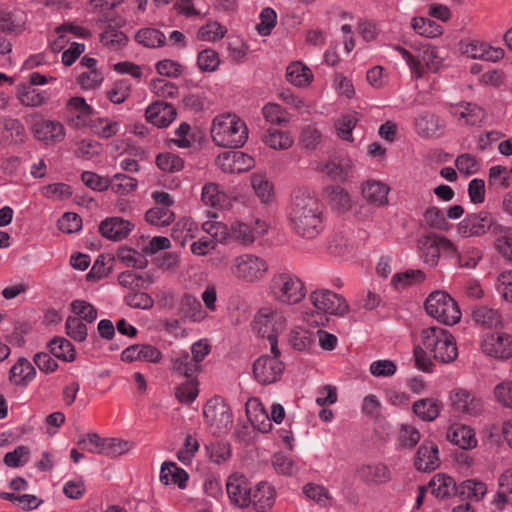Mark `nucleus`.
Here are the masks:
<instances>
[{
	"mask_svg": "<svg viewBox=\"0 0 512 512\" xmlns=\"http://www.w3.org/2000/svg\"><path fill=\"white\" fill-rule=\"evenodd\" d=\"M457 231L462 237H479L490 234L497 251L512 263L511 229L500 224L488 211L468 213L458 224Z\"/></svg>",
	"mask_w": 512,
	"mask_h": 512,
	"instance_id": "nucleus-1",
	"label": "nucleus"
},
{
	"mask_svg": "<svg viewBox=\"0 0 512 512\" xmlns=\"http://www.w3.org/2000/svg\"><path fill=\"white\" fill-rule=\"evenodd\" d=\"M288 218L298 235L312 239L322 230V205L308 189H297L292 194Z\"/></svg>",
	"mask_w": 512,
	"mask_h": 512,
	"instance_id": "nucleus-2",
	"label": "nucleus"
},
{
	"mask_svg": "<svg viewBox=\"0 0 512 512\" xmlns=\"http://www.w3.org/2000/svg\"><path fill=\"white\" fill-rule=\"evenodd\" d=\"M211 137L215 144L220 147L239 148L248 139V129L237 116L221 115L213 120Z\"/></svg>",
	"mask_w": 512,
	"mask_h": 512,
	"instance_id": "nucleus-3",
	"label": "nucleus"
},
{
	"mask_svg": "<svg viewBox=\"0 0 512 512\" xmlns=\"http://www.w3.org/2000/svg\"><path fill=\"white\" fill-rule=\"evenodd\" d=\"M269 290L277 301L286 304L299 303L306 295L302 281L287 272L274 274L270 280Z\"/></svg>",
	"mask_w": 512,
	"mask_h": 512,
	"instance_id": "nucleus-4",
	"label": "nucleus"
},
{
	"mask_svg": "<svg viewBox=\"0 0 512 512\" xmlns=\"http://www.w3.org/2000/svg\"><path fill=\"white\" fill-rule=\"evenodd\" d=\"M424 306L428 315L443 324L454 325L461 319V311L457 302L444 291L432 292Z\"/></svg>",
	"mask_w": 512,
	"mask_h": 512,
	"instance_id": "nucleus-5",
	"label": "nucleus"
},
{
	"mask_svg": "<svg viewBox=\"0 0 512 512\" xmlns=\"http://www.w3.org/2000/svg\"><path fill=\"white\" fill-rule=\"evenodd\" d=\"M203 416L214 435L225 434L232 426L230 407L220 396H214L206 402L203 408Z\"/></svg>",
	"mask_w": 512,
	"mask_h": 512,
	"instance_id": "nucleus-6",
	"label": "nucleus"
},
{
	"mask_svg": "<svg viewBox=\"0 0 512 512\" xmlns=\"http://www.w3.org/2000/svg\"><path fill=\"white\" fill-rule=\"evenodd\" d=\"M209 352L210 346L207 343L196 342L191 347V355L187 351H180L172 357V370L181 376L195 375L200 371V363Z\"/></svg>",
	"mask_w": 512,
	"mask_h": 512,
	"instance_id": "nucleus-7",
	"label": "nucleus"
},
{
	"mask_svg": "<svg viewBox=\"0 0 512 512\" xmlns=\"http://www.w3.org/2000/svg\"><path fill=\"white\" fill-rule=\"evenodd\" d=\"M252 326L259 335L268 338L284 331L286 318L276 309L263 307L255 314Z\"/></svg>",
	"mask_w": 512,
	"mask_h": 512,
	"instance_id": "nucleus-8",
	"label": "nucleus"
},
{
	"mask_svg": "<svg viewBox=\"0 0 512 512\" xmlns=\"http://www.w3.org/2000/svg\"><path fill=\"white\" fill-rule=\"evenodd\" d=\"M268 271L266 261L252 254L241 255L234 260L233 274L246 282L262 279Z\"/></svg>",
	"mask_w": 512,
	"mask_h": 512,
	"instance_id": "nucleus-9",
	"label": "nucleus"
},
{
	"mask_svg": "<svg viewBox=\"0 0 512 512\" xmlns=\"http://www.w3.org/2000/svg\"><path fill=\"white\" fill-rule=\"evenodd\" d=\"M452 412L457 415L479 416L484 411V401L472 392L457 388L450 392Z\"/></svg>",
	"mask_w": 512,
	"mask_h": 512,
	"instance_id": "nucleus-10",
	"label": "nucleus"
},
{
	"mask_svg": "<svg viewBox=\"0 0 512 512\" xmlns=\"http://www.w3.org/2000/svg\"><path fill=\"white\" fill-rule=\"evenodd\" d=\"M310 299L314 307L324 313L343 316L349 310L346 300L330 290H316L311 293Z\"/></svg>",
	"mask_w": 512,
	"mask_h": 512,
	"instance_id": "nucleus-11",
	"label": "nucleus"
},
{
	"mask_svg": "<svg viewBox=\"0 0 512 512\" xmlns=\"http://www.w3.org/2000/svg\"><path fill=\"white\" fill-rule=\"evenodd\" d=\"M285 369L283 362L275 356H260L253 364L255 379L261 384H271L278 381Z\"/></svg>",
	"mask_w": 512,
	"mask_h": 512,
	"instance_id": "nucleus-12",
	"label": "nucleus"
},
{
	"mask_svg": "<svg viewBox=\"0 0 512 512\" xmlns=\"http://www.w3.org/2000/svg\"><path fill=\"white\" fill-rule=\"evenodd\" d=\"M251 485L248 478L241 473L231 474L226 481V492L234 506L244 509L251 505Z\"/></svg>",
	"mask_w": 512,
	"mask_h": 512,
	"instance_id": "nucleus-13",
	"label": "nucleus"
},
{
	"mask_svg": "<svg viewBox=\"0 0 512 512\" xmlns=\"http://www.w3.org/2000/svg\"><path fill=\"white\" fill-rule=\"evenodd\" d=\"M481 347L489 356L501 359L512 357V335L507 333H489L483 337Z\"/></svg>",
	"mask_w": 512,
	"mask_h": 512,
	"instance_id": "nucleus-14",
	"label": "nucleus"
},
{
	"mask_svg": "<svg viewBox=\"0 0 512 512\" xmlns=\"http://www.w3.org/2000/svg\"><path fill=\"white\" fill-rule=\"evenodd\" d=\"M417 133L424 138H439L445 132V121L434 113L425 111L414 120Z\"/></svg>",
	"mask_w": 512,
	"mask_h": 512,
	"instance_id": "nucleus-15",
	"label": "nucleus"
},
{
	"mask_svg": "<svg viewBox=\"0 0 512 512\" xmlns=\"http://www.w3.org/2000/svg\"><path fill=\"white\" fill-rule=\"evenodd\" d=\"M276 497L275 488L266 481H261L251 487V505L256 512H268L274 505Z\"/></svg>",
	"mask_w": 512,
	"mask_h": 512,
	"instance_id": "nucleus-16",
	"label": "nucleus"
},
{
	"mask_svg": "<svg viewBox=\"0 0 512 512\" xmlns=\"http://www.w3.org/2000/svg\"><path fill=\"white\" fill-rule=\"evenodd\" d=\"M134 225L121 217H109L99 225V233L106 239L121 241L132 231Z\"/></svg>",
	"mask_w": 512,
	"mask_h": 512,
	"instance_id": "nucleus-17",
	"label": "nucleus"
},
{
	"mask_svg": "<svg viewBox=\"0 0 512 512\" xmlns=\"http://www.w3.org/2000/svg\"><path fill=\"white\" fill-rule=\"evenodd\" d=\"M176 115V109L171 104L163 101L152 103L145 112L147 121L158 128L167 127Z\"/></svg>",
	"mask_w": 512,
	"mask_h": 512,
	"instance_id": "nucleus-18",
	"label": "nucleus"
},
{
	"mask_svg": "<svg viewBox=\"0 0 512 512\" xmlns=\"http://www.w3.org/2000/svg\"><path fill=\"white\" fill-rule=\"evenodd\" d=\"M162 358L160 350L149 344H135L127 347L121 353V359L124 362L147 361L158 363Z\"/></svg>",
	"mask_w": 512,
	"mask_h": 512,
	"instance_id": "nucleus-19",
	"label": "nucleus"
},
{
	"mask_svg": "<svg viewBox=\"0 0 512 512\" xmlns=\"http://www.w3.org/2000/svg\"><path fill=\"white\" fill-rule=\"evenodd\" d=\"M440 464L439 450L433 442H423L417 450L414 465L422 472L435 470Z\"/></svg>",
	"mask_w": 512,
	"mask_h": 512,
	"instance_id": "nucleus-20",
	"label": "nucleus"
},
{
	"mask_svg": "<svg viewBox=\"0 0 512 512\" xmlns=\"http://www.w3.org/2000/svg\"><path fill=\"white\" fill-rule=\"evenodd\" d=\"M219 160L222 170L230 173L245 172L254 166V159L241 151L225 152Z\"/></svg>",
	"mask_w": 512,
	"mask_h": 512,
	"instance_id": "nucleus-21",
	"label": "nucleus"
},
{
	"mask_svg": "<svg viewBox=\"0 0 512 512\" xmlns=\"http://www.w3.org/2000/svg\"><path fill=\"white\" fill-rule=\"evenodd\" d=\"M454 107V105H451V115L465 119V123L469 126L481 127L488 116L484 108L473 102L462 101L458 103L456 107L462 108L459 114L454 110Z\"/></svg>",
	"mask_w": 512,
	"mask_h": 512,
	"instance_id": "nucleus-22",
	"label": "nucleus"
},
{
	"mask_svg": "<svg viewBox=\"0 0 512 512\" xmlns=\"http://www.w3.org/2000/svg\"><path fill=\"white\" fill-rule=\"evenodd\" d=\"M32 132L40 141L61 142L65 137V128L58 121H38L32 126Z\"/></svg>",
	"mask_w": 512,
	"mask_h": 512,
	"instance_id": "nucleus-23",
	"label": "nucleus"
},
{
	"mask_svg": "<svg viewBox=\"0 0 512 512\" xmlns=\"http://www.w3.org/2000/svg\"><path fill=\"white\" fill-rule=\"evenodd\" d=\"M66 110L76 126H85L90 117L94 115V109L86 103L83 97H71L66 103Z\"/></svg>",
	"mask_w": 512,
	"mask_h": 512,
	"instance_id": "nucleus-24",
	"label": "nucleus"
},
{
	"mask_svg": "<svg viewBox=\"0 0 512 512\" xmlns=\"http://www.w3.org/2000/svg\"><path fill=\"white\" fill-rule=\"evenodd\" d=\"M431 493L439 499H448L457 495V484L449 475L438 473L435 474L428 483Z\"/></svg>",
	"mask_w": 512,
	"mask_h": 512,
	"instance_id": "nucleus-25",
	"label": "nucleus"
},
{
	"mask_svg": "<svg viewBox=\"0 0 512 512\" xmlns=\"http://www.w3.org/2000/svg\"><path fill=\"white\" fill-rule=\"evenodd\" d=\"M36 370L29 360L20 357L10 369L9 380L15 385L26 387L35 377Z\"/></svg>",
	"mask_w": 512,
	"mask_h": 512,
	"instance_id": "nucleus-26",
	"label": "nucleus"
},
{
	"mask_svg": "<svg viewBox=\"0 0 512 512\" xmlns=\"http://www.w3.org/2000/svg\"><path fill=\"white\" fill-rule=\"evenodd\" d=\"M472 319L476 324L488 329L498 328L503 323L500 312L485 305H476L472 309Z\"/></svg>",
	"mask_w": 512,
	"mask_h": 512,
	"instance_id": "nucleus-27",
	"label": "nucleus"
},
{
	"mask_svg": "<svg viewBox=\"0 0 512 512\" xmlns=\"http://www.w3.org/2000/svg\"><path fill=\"white\" fill-rule=\"evenodd\" d=\"M188 478V473L174 462H164L161 466L160 481L164 485L175 484L180 489H184Z\"/></svg>",
	"mask_w": 512,
	"mask_h": 512,
	"instance_id": "nucleus-28",
	"label": "nucleus"
},
{
	"mask_svg": "<svg viewBox=\"0 0 512 512\" xmlns=\"http://www.w3.org/2000/svg\"><path fill=\"white\" fill-rule=\"evenodd\" d=\"M447 439L464 450L472 449L477 445L474 430L465 425L451 427L447 432Z\"/></svg>",
	"mask_w": 512,
	"mask_h": 512,
	"instance_id": "nucleus-29",
	"label": "nucleus"
},
{
	"mask_svg": "<svg viewBox=\"0 0 512 512\" xmlns=\"http://www.w3.org/2000/svg\"><path fill=\"white\" fill-rule=\"evenodd\" d=\"M389 187L376 180H368L362 186V194L364 198L371 204L383 206L388 203Z\"/></svg>",
	"mask_w": 512,
	"mask_h": 512,
	"instance_id": "nucleus-30",
	"label": "nucleus"
},
{
	"mask_svg": "<svg viewBox=\"0 0 512 512\" xmlns=\"http://www.w3.org/2000/svg\"><path fill=\"white\" fill-rule=\"evenodd\" d=\"M487 493V486L477 479H467L457 484V495L461 500L480 501Z\"/></svg>",
	"mask_w": 512,
	"mask_h": 512,
	"instance_id": "nucleus-31",
	"label": "nucleus"
},
{
	"mask_svg": "<svg viewBox=\"0 0 512 512\" xmlns=\"http://www.w3.org/2000/svg\"><path fill=\"white\" fill-rule=\"evenodd\" d=\"M433 358L441 363L453 362L458 356V350L454 336L445 330L444 336L440 339L437 348L432 354Z\"/></svg>",
	"mask_w": 512,
	"mask_h": 512,
	"instance_id": "nucleus-32",
	"label": "nucleus"
},
{
	"mask_svg": "<svg viewBox=\"0 0 512 512\" xmlns=\"http://www.w3.org/2000/svg\"><path fill=\"white\" fill-rule=\"evenodd\" d=\"M25 17L20 10L0 11V32L5 34H19L24 30Z\"/></svg>",
	"mask_w": 512,
	"mask_h": 512,
	"instance_id": "nucleus-33",
	"label": "nucleus"
},
{
	"mask_svg": "<svg viewBox=\"0 0 512 512\" xmlns=\"http://www.w3.org/2000/svg\"><path fill=\"white\" fill-rule=\"evenodd\" d=\"M17 99L26 107H39L47 102L49 94L26 84L17 87Z\"/></svg>",
	"mask_w": 512,
	"mask_h": 512,
	"instance_id": "nucleus-34",
	"label": "nucleus"
},
{
	"mask_svg": "<svg viewBox=\"0 0 512 512\" xmlns=\"http://www.w3.org/2000/svg\"><path fill=\"white\" fill-rule=\"evenodd\" d=\"M418 247L422 251L423 260L431 267H435L440 259V245L438 235H427L418 240Z\"/></svg>",
	"mask_w": 512,
	"mask_h": 512,
	"instance_id": "nucleus-35",
	"label": "nucleus"
},
{
	"mask_svg": "<svg viewBox=\"0 0 512 512\" xmlns=\"http://www.w3.org/2000/svg\"><path fill=\"white\" fill-rule=\"evenodd\" d=\"M257 227L250 228L246 223L236 222L231 225L232 235L245 245L252 244L255 241V235H262L266 231V224L260 220L255 222Z\"/></svg>",
	"mask_w": 512,
	"mask_h": 512,
	"instance_id": "nucleus-36",
	"label": "nucleus"
},
{
	"mask_svg": "<svg viewBox=\"0 0 512 512\" xmlns=\"http://www.w3.org/2000/svg\"><path fill=\"white\" fill-rule=\"evenodd\" d=\"M442 407L438 399L423 398L414 402L412 410L421 420L430 422L438 417Z\"/></svg>",
	"mask_w": 512,
	"mask_h": 512,
	"instance_id": "nucleus-37",
	"label": "nucleus"
},
{
	"mask_svg": "<svg viewBox=\"0 0 512 512\" xmlns=\"http://www.w3.org/2000/svg\"><path fill=\"white\" fill-rule=\"evenodd\" d=\"M359 476L367 482L384 484L390 481L391 473L383 463L363 465L358 470Z\"/></svg>",
	"mask_w": 512,
	"mask_h": 512,
	"instance_id": "nucleus-38",
	"label": "nucleus"
},
{
	"mask_svg": "<svg viewBox=\"0 0 512 512\" xmlns=\"http://www.w3.org/2000/svg\"><path fill=\"white\" fill-rule=\"evenodd\" d=\"M49 352L56 358L65 362L75 360L76 351L74 345L63 337H54L48 342Z\"/></svg>",
	"mask_w": 512,
	"mask_h": 512,
	"instance_id": "nucleus-39",
	"label": "nucleus"
},
{
	"mask_svg": "<svg viewBox=\"0 0 512 512\" xmlns=\"http://www.w3.org/2000/svg\"><path fill=\"white\" fill-rule=\"evenodd\" d=\"M328 202L332 209L345 212L351 208V198L348 192L339 186H329L325 189Z\"/></svg>",
	"mask_w": 512,
	"mask_h": 512,
	"instance_id": "nucleus-40",
	"label": "nucleus"
},
{
	"mask_svg": "<svg viewBox=\"0 0 512 512\" xmlns=\"http://www.w3.org/2000/svg\"><path fill=\"white\" fill-rule=\"evenodd\" d=\"M180 313L182 318L193 322L201 321L205 317L201 303L190 294H184L180 304Z\"/></svg>",
	"mask_w": 512,
	"mask_h": 512,
	"instance_id": "nucleus-41",
	"label": "nucleus"
},
{
	"mask_svg": "<svg viewBox=\"0 0 512 512\" xmlns=\"http://www.w3.org/2000/svg\"><path fill=\"white\" fill-rule=\"evenodd\" d=\"M313 75L311 70L301 62H292L286 71V79L291 84L301 87L310 83Z\"/></svg>",
	"mask_w": 512,
	"mask_h": 512,
	"instance_id": "nucleus-42",
	"label": "nucleus"
},
{
	"mask_svg": "<svg viewBox=\"0 0 512 512\" xmlns=\"http://www.w3.org/2000/svg\"><path fill=\"white\" fill-rule=\"evenodd\" d=\"M201 200L207 206L214 208H224L227 204V196L220 191L216 183H207L202 188Z\"/></svg>",
	"mask_w": 512,
	"mask_h": 512,
	"instance_id": "nucleus-43",
	"label": "nucleus"
},
{
	"mask_svg": "<svg viewBox=\"0 0 512 512\" xmlns=\"http://www.w3.org/2000/svg\"><path fill=\"white\" fill-rule=\"evenodd\" d=\"M165 39V35L155 28L140 29L135 35V40L147 48L161 47L165 44Z\"/></svg>",
	"mask_w": 512,
	"mask_h": 512,
	"instance_id": "nucleus-44",
	"label": "nucleus"
},
{
	"mask_svg": "<svg viewBox=\"0 0 512 512\" xmlns=\"http://www.w3.org/2000/svg\"><path fill=\"white\" fill-rule=\"evenodd\" d=\"M145 219L151 225L165 227L175 220V214L168 207H153L145 213Z\"/></svg>",
	"mask_w": 512,
	"mask_h": 512,
	"instance_id": "nucleus-45",
	"label": "nucleus"
},
{
	"mask_svg": "<svg viewBox=\"0 0 512 512\" xmlns=\"http://www.w3.org/2000/svg\"><path fill=\"white\" fill-rule=\"evenodd\" d=\"M185 377L186 381L176 388L175 396L179 402L189 404L193 402L198 395V381L196 374Z\"/></svg>",
	"mask_w": 512,
	"mask_h": 512,
	"instance_id": "nucleus-46",
	"label": "nucleus"
},
{
	"mask_svg": "<svg viewBox=\"0 0 512 512\" xmlns=\"http://www.w3.org/2000/svg\"><path fill=\"white\" fill-rule=\"evenodd\" d=\"M155 162L160 170L168 173H176L184 168V160L171 152L159 153Z\"/></svg>",
	"mask_w": 512,
	"mask_h": 512,
	"instance_id": "nucleus-47",
	"label": "nucleus"
},
{
	"mask_svg": "<svg viewBox=\"0 0 512 512\" xmlns=\"http://www.w3.org/2000/svg\"><path fill=\"white\" fill-rule=\"evenodd\" d=\"M351 167L349 159L330 160L322 166L321 170L334 179L344 180L348 177Z\"/></svg>",
	"mask_w": 512,
	"mask_h": 512,
	"instance_id": "nucleus-48",
	"label": "nucleus"
},
{
	"mask_svg": "<svg viewBox=\"0 0 512 512\" xmlns=\"http://www.w3.org/2000/svg\"><path fill=\"white\" fill-rule=\"evenodd\" d=\"M425 273L420 269H409L404 272L393 275L391 284L395 288H404L414 283H420L425 280Z\"/></svg>",
	"mask_w": 512,
	"mask_h": 512,
	"instance_id": "nucleus-49",
	"label": "nucleus"
},
{
	"mask_svg": "<svg viewBox=\"0 0 512 512\" xmlns=\"http://www.w3.org/2000/svg\"><path fill=\"white\" fill-rule=\"evenodd\" d=\"M266 145L273 149H288L293 144V139L284 131L268 129L263 136Z\"/></svg>",
	"mask_w": 512,
	"mask_h": 512,
	"instance_id": "nucleus-50",
	"label": "nucleus"
},
{
	"mask_svg": "<svg viewBox=\"0 0 512 512\" xmlns=\"http://www.w3.org/2000/svg\"><path fill=\"white\" fill-rule=\"evenodd\" d=\"M111 184L109 187L119 195H127L137 188V180L123 173H117L110 178Z\"/></svg>",
	"mask_w": 512,
	"mask_h": 512,
	"instance_id": "nucleus-51",
	"label": "nucleus"
},
{
	"mask_svg": "<svg viewBox=\"0 0 512 512\" xmlns=\"http://www.w3.org/2000/svg\"><path fill=\"white\" fill-rule=\"evenodd\" d=\"M117 258L128 267L144 269L148 265L147 259L140 252L131 248H120Z\"/></svg>",
	"mask_w": 512,
	"mask_h": 512,
	"instance_id": "nucleus-52",
	"label": "nucleus"
},
{
	"mask_svg": "<svg viewBox=\"0 0 512 512\" xmlns=\"http://www.w3.org/2000/svg\"><path fill=\"white\" fill-rule=\"evenodd\" d=\"M71 311L77 315L81 321L92 323L97 319V309L85 300H74L70 304Z\"/></svg>",
	"mask_w": 512,
	"mask_h": 512,
	"instance_id": "nucleus-53",
	"label": "nucleus"
},
{
	"mask_svg": "<svg viewBox=\"0 0 512 512\" xmlns=\"http://www.w3.org/2000/svg\"><path fill=\"white\" fill-rule=\"evenodd\" d=\"M507 167L496 165L489 169L488 186L495 189H506L510 186Z\"/></svg>",
	"mask_w": 512,
	"mask_h": 512,
	"instance_id": "nucleus-54",
	"label": "nucleus"
},
{
	"mask_svg": "<svg viewBox=\"0 0 512 512\" xmlns=\"http://www.w3.org/2000/svg\"><path fill=\"white\" fill-rule=\"evenodd\" d=\"M67 335L77 342H84L88 331L86 324L76 316H68L65 323Z\"/></svg>",
	"mask_w": 512,
	"mask_h": 512,
	"instance_id": "nucleus-55",
	"label": "nucleus"
},
{
	"mask_svg": "<svg viewBox=\"0 0 512 512\" xmlns=\"http://www.w3.org/2000/svg\"><path fill=\"white\" fill-rule=\"evenodd\" d=\"M314 341L313 334L306 329H294L289 333V343L298 351L309 349Z\"/></svg>",
	"mask_w": 512,
	"mask_h": 512,
	"instance_id": "nucleus-56",
	"label": "nucleus"
},
{
	"mask_svg": "<svg viewBox=\"0 0 512 512\" xmlns=\"http://www.w3.org/2000/svg\"><path fill=\"white\" fill-rule=\"evenodd\" d=\"M105 438L100 437L96 432H90L79 437L77 445L90 453L102 454L104 449Z\"/></svg>",
	"mask_w": 512,
	"mask_h": 512,
	"instance_id": "nucleus-57",
	"label": "nucleus"
},
{
	"mask_svg": "<svg viewBox=\"0 0 512 512\" xmlns=\"http://www.w3.org/2000/svg\"><path fill=\"white\" fill-rule=\"evenodd\" d=\"M205 448L209 459L217 464L225 462L231 456L230 444L226 442H211Z\"/></svg>",
	"mask_w": 512,
	"mask_h": 512,
	"instance_id": "nucleus-58",
	"label": "nucleus"
},
{
	"mask_svg": "<svg viewBox=\"0 0 512 512\" xmlns=\"http://www.w3.org/2000/svg\"><path fill=\"white\" fill-rule=\"evenodd\" d=\"M424 219L429 227L441 231H447L450 224L446 220L444 213L436 206L428 207L424 212Z\"/></svg>",
	"mask_w": 512,
	"mask_h": 512,
	"instance_id": "nucleus-59",
	"label": "nucleus"
},
{
	"mask_svg": "<svg viewBox=\"0 0 512 512\" xmlns=\"http://www.w3.org/2000/svg\"><path fill=\"white\" fill-rule=\"evenodd\" d=\"M445 329L440 327H428L421 331V343L425 350L433 354L440 339L444 336Z\"/></svg>",
	"mask_w": 512,
	"mask_h": 512,
	"instance_id": "nucleus-60",
	"label": "nucleus"
},
{
	"mask_svg": "<svg viewBox=\"0 0 512 512\" xmlns=\"http://www.w3.org/2000/svg\"><path fill=\"white\" fill-rule=\"evenodd\" d=\"M90 128L94 134L108 139L118 133L119 123L116 121L109 122L106 119L98 118L91 122Z\"/></svg>",
	"mask_w": 512,
	"mask_h": 512,
	"instance_id": "nucleus-61",
	"label": "nucleus"
},
{
	"mask_svg": "<svg viewBox=\"0 0 512 512\" xmlns=\"http://www.w3.org/2000/svg\"><path fill=\"white\" fill-rule=\"evenodd\" d=\"M131 93V84L128 80L116 81L107 91V98L114 104L123 103Z\"/></svg>",
	"mask_w": 512,
	"mask_h": 512,
	"instance_id": "nucleus-62",
	"label": "nucleus"
},
{
	"mask_svg": "<svg viewBox=\"0 0 512 512\" xmlns=\"http://www.w3.org/2000/svg\"><path fill=\"white\" fill-rule=\"evenodd\" d=\"M227 30L218 22H209L199 28L197 37L203 41H216L226 34Z\"/></svg>",
	"mask_w": 512,
	"mask_h": 512,
	"instance_id": "nucleus-63",
	"label": "nucleus"
},
{
	"mask_svg": "<svg viewBox=\"0 0 512 512\" xmlns=\"http://www.w3.org/2000/svg\"><path fill=\"white\" fill-rule=\"evenodd\" d=\"M497 500L512 503V468L505 470L498 479Z\"/></svg>",
	"mask_w": 512,
	"mask_h": 512,
	"instance_id": "nucleus-64",
	"label": "nucleus"
}]
</instances>
